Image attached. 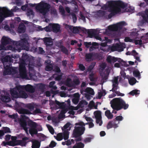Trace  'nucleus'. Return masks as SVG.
Listing matches in <instances>:
<instances>
[{"mask_svg":"<svg viewBox=\"0 0 148 148\" xmlns=\"http://www.w3.org/2000/svg\"><path fill=\"white\" fill-rule=\"evenodd\" d=\"M27 125L30 128L29 132L32 136L37 134L38 131L36 127L38 126V124L37 123L31 120H29L27 122Z\"/></svg>","mask_w":148,"mask_h":148,"instance_id":"423d86ee","label":"nucleus"},{"mask_svg":"<svg viewBox=\"0 0 148 148\" xmlns=\"http://www.w3.org/2000/svg\"><path fill=\"white\" fill-rule=\"evenodd\" d=\"M13 45L16 46L23 47L26 45H29L27 40L26 38H23L20 41H13Z\"/></svg>","mask_w":148,"mask_h":148,"instance_id":"f8f14e48","label":"nucleus"},{"mask_svg":"<svg viewBox=\"0 0 148 148\" xmlns=\"http://www.w3.org/2000/svg\"><path fill=\"white\" fill-rule=\"evenodd\" d=\"M119 123V122L118 124ZM118 127V123H116L115 121L113 120V121H111L108 123L107 126V128L108 129H109L112 127L116 128Z\"/></svg>","mask_w":148,"mask_h":148,"instance_id":"6ab92c4d","label":"nucleus"},{"mask_svg":"<svg viewBox=\"0 0 148 148\" xmlns=\"http://www.w3.org/2000/svg\"><path fill=\"white\" fill-rule=\"evenodd\" d=\"M53 68V67L52 64H49L46 65L45 69L47 71H51Z\"/></svg>","mask_w":148,"mask_h":148,"instance_id":"ea45409f","label":"nucleus"},{"mask_svg":"<svg viewBox=\"0 0 148 148\" xmlns=\"http://www.w3.org/2000/svg\"><path fill=\"white\" fill-rule=\"evenodd\" d=\"M4 133H10L11 131L10 129L7 127H3V130Z\"/></svg>","mask_w":148,"mask_h":148,"instance_id":"bf43d9fd","label":"nucleus"},{"mask_svg":"<svg viewBox=\"0 0 148 148\" xmlns=\"http://www.w3.org/2000/svg\"><path fill=\"white\" fill-rule=\"evenodd\" d=\"M94 115L96 119L101 118V112L100 111L97 110L94 112Z\"/></svg>","mask_w":148,"mask_h":148,"instance_id":"7c9ffc66","label":"nucleus"},{"mask_svg":"<svg viewBox=\"0 0 148 148\" xmlns=\"http://www.w3.org/2000/svg\"><path fill=\"white\" fill-rule=\"evenodd\" d=\"M132 53L134 54L133 55L134 57H135V59L136 60L139 62H140V58L138 56H136L138 55V53L135 50H133L132 51Z\"/></svg>","mask_w":148,"mask_h":148,"instance_id":"c03bdc74","label":"nucleus"},{"mask_svg":"<svg viewBox=\"0 0 148 148\" xmlns=\"http://www.w3.org/2000/svg\"><path fill=\"white\" fill-rule=\"evenodd\" d=\"M18 112L20 114H41L42 113L40 110L38 108H36V109L33 112V114H32L29 110L23 108L18 109Z\"/></svg>","mask_w":148,"mask_h":148,"instance_id":"6e6552de","label":"nucleus"},{"mask_svg":"<svg viewBox=\"0 0 148 148\" xmlns=\"http://www.w3.org/2000/svg\"><path fill=\"white\" fill-rule=\"evenodd\" d=\"M0 11H1L4 13L6 17L12 16L13 14V12L11 10H10L5 7L3 8L0 7Z\"/></svg>","mask_w":148,"mask_h":148,"instance_id":"2eb2a0df","label":"nucleus"},{"mask_svg":"<svg viewBox=\"0 0 148 148\" xmlns=\"http://www.w3.org/2000/svg\"><path fill=\"white\" fill-rule=\"evenodd\" d=\"M1 61L3 63L4 66L5 64L9 65V64H12V63L13 62V60L11 57V56L9 55H6L3 56L1 58Z\"/></svg>","mask_w":148,"mask_h":148,"instance_id":"4468645a","label":"nucleus"},{"mask_svg":"<svg viewBox=\"0 0 148 148\" xmlns=\"http://www.w3.org/2000/svg\"><path fill=\"white\" fill-rule=\"evenodd\" d=\"M85 92L87 93L92 95H93L94 94V92L93 90L91 88H87L85 89Z\"/></svg>","mask_w":148,"mask_h":148,"instance_id":"72a5a7b5","label":"nucleus"},{"mask_svg":"<svg viewBox=\"0 0 148 148\" xmlns=\"http://www.w3.org/2000/svg\"><path fill=\"white\" fill-rule=\"evenodd\" d=\"M53 71L57 73H60L61 71L60 68L57 66H56L54 67Z\"/></svg>","mask_w":148,"mask_h":148,"instance_id":"3c124183","label":"nucleus"},{"mask_svg":"<svg viewBox=\"0 0 148 148\" xmlns=\"http://www.w3.org/2000/svg\"><path fill=\"white\" fill-rule=\"evenodd\" d=\"M100 57L99 54L93 52L86 53L85 55L86 60L87 61H91L96 59H99Z\"/></svg>","mask_w":148,"mask_h":148,"instance_id":"1a4fd4ad","label":"nucleus"},{"mask_svg":"<svg viewBox=\"0 0 148 148\" xmlns=\"http://www.w3.org/2000/svg\"><path fill=\"white\" fill-rule=\"evenodd\" d=\"M55 103L60 108H62L65 107L64 103H61L57 100L55 101Z\"/></svg>","mask_w":148,"mask_h":148,"instance_id":"58836bf2","label":"nucleus"},{"mask_svg":"<svg viewBox=\"0 0 148 148\" xmlns=\"http://www.w3.org/2000/svg\"><path fill=\"white\" fill-rule=\"evenodd\" d=\"M73 84L76 86L79 85L80 83L79 79H75L73 81Z\"/></svg>","mask_w":148,"mask_h":148,"instance_id":"052dcab7","label":"nucleus"},{"mask_svg":"<svg viewBox=\"0 0 148 148\" xmlns=\"http://www.w3.org/2000/svg\"><path fill=\"white\" fill-rule=\"evenodd\" d=\"M96 119V122L97 124H99V126H101L102 124V121L101 120V118H97Z\"/></svg>","mask_w":148,"mask_h":148,"instance_id":"13d9d810","label":"nucleus"},{"mask_svg":"<svg viewBox=\"0 0 148 148\" xmlns=\"http://www.w3.org/2000/svg\"><path fill=\"white\" fill-rule=\"evenodd\" d=\"M106 60L108 63L111 64H113L117 61L120 63L123 62L124 63H125V62L123 61V60L121 59V58H116L114 56H112L110 55H109L108 56Z\"/></svg>","mask_w":148,"mask_h":148,"instance_id":"9b49d317","label":"nucleus"},{"mask_svg":"<svg viewBox=\"0 0 148 148\" xmlns=\"http://www.w3.org/2000/svg\"><path fill=\"white\" fill-rule=\"evenodd\" d=\"M50 26L51 27V30L54 32H58L60 30V26L58 24H50Z\"/></svg>","mask_w":148,"mask_h":148,"instance_id":"a211bd4d","label":"nucleus"},{"mask_svg":"<svg viewBox=\"0 0 148 148\" xmlns=\"http://www.w3.org/2000/svg\"><path fill=\"white\" fill-rule=\"evenodd\" d=\"M12 64H9L4 65V69L5 71L4 72V74L5 75L10 74H15V77L17 78L16 77L18 75H19L18 74V71L17 70L18 68L16 67H11Z\"/></svg>","mask_w":148,"mask_h":148,"instance_id":"39448f33","label":"nucleus"},{"mask_svg":"<svg viewBox=\"0 0 148 148\" xmlns=\"http://www.w3.org/2000/svg\"><path fill=\"white\" fill-rule=\"evenodd\" d=\"M69 132L67 130H65L63 132L64 139L65 140H67L69 138Z\"/></svg>","mask_w":148,"mask_h":148,"instance_id":"2f4dec72","label":"nucleus"},{"mask_svg":"<svg viewBox=\"0 0 148 148\" xmlns=\"http://www.w3.org/2000/svg\"><path fill=\"white\" fill-rule=\"evenodd\" d=\"M34 12L33 10L32 9H28L27 12V16H29L31 15H33Z\"/></svg>","mask_w":148,"mask_h":148,"instance_id":"6e6d98bb","label":"nucleus"},{"mask_svg":"<svg viewBox=\"0 0 148 148\" xmlns=\"http://www.w3.org/2000/svg\"><path fill=\"white\" fill-rule=\"evenodd\" d=\"M61 51L64 53L67 54L68 53V50L64 46L62 45L60 47Z\"/></svg>","mask_w":148,"mask_h":148,"instance_id":"49530a36","label":"nucleus"},{"mask_svg":"<svg viewBox=\"0 0 148 148\" xmlns=\"http://www.w3.org/2000/svg\"><path fill=\"white\" fill-rule=\"evenodd\" d=\"M19 86H18V88L19 91L18 96H19L20 97L26 99L28 97V95L26 93L23 91L24 90V89L19 88H18Z\"/></svg>","mask_w":148,"mask_h":148,"instance_id":"4be33fe9","label":"nucleus"},{"mask_svg":"<svg viewBox=\"0 0 148 148\" xmlns=\"http://www.w3.org/2000/svg\"><path fill=\"white\" fill-rule=\"evenodd\" d=\"M18 88L24 89L26 92L30 93H33L35 91V88L34 86L28 84L26 86L19 85Z\"/></svg>","mask_w":148,"mask_h":148,"instance_id":"ddd939ff","label":"nucleus"},{"mask_svg":"<svg viewBox=\"0 0 148 148\" xmlns=\"http://www.w3.org/2000/svg\"><path fill=\"white\" fill-rule=\"evenodd\" d=\"M19 144H9L11 146H15L17 145H20L21 146H25L26 144V142L23 141L22 140H18Z\"/></svg>","mask_w":148,"mask_h":148,"instance_id":"a19ab883","label":"nucleus"},{"mask_svg":"<svg viewBox=\"0 0 148 148\" xmlns=\"http://www.w3.org/2000/svg\"><path fill=\"white\" fill-rule=\"evenodd\" d=\"M89 122H87L86 123H84L83 122L81 121L78 123H76L75 124V125L76 126L79 125L80 126H84L85 127V126L86 125H89Z\"/></svg>","mask_w":148,"mask_h":148,"instance_id":"79ce46f5","label":"nucleus"},{"mask_svg":"<svg viewBox=\"0 0 148 148\" xmlns=\"http://www.w3.org/2000/svg\"><path fill=\"white\" fill-rule=\"evenodd\" d=\"M85 130V128L84 126H76V125L73 132V136L75 138L81 136L84 133Z\"/></svg>","mask_w":148,"mask_h":148,"instance_id":"0eeeda50","label":"nucleus"},{"mask_svg":"<svg viewBox=\"0 0 148 148\" xmlns=\"http://www.w3.org/2000/svg\"><path fill=\"white\" fill-rule=\"evenodd\" d=\"M129 84L131 85H133L136 82V79L134 77H132L128 79Z\"/></svg>","mask_w":148,"mask_h":148,"instance_id":"473e14b6","label":"nucleus"},{"mask_svg":"<svg viewBox=\"0 0 148 148\" xmlns=\"http://www.w3.org/2000/svg\"><path fill=\"white\" fill-rule=\"evenodd\" d=\"M111 106L112 108L116 111L122 109L126 110L129 107V105L121 98H116L113 99L110 102Z\"/></svg>","mask_w":148,"mask_h":148,"instance_id":"f03ea898","label":"nucleus"},{"mask_svg":"<svg viewBox=\"0 0 148 148\" xmlns=\"http://www.w3.org/2000/svg\"><path fill=\"white\" fill-rule=\"evenodd\" d=\"M44 29L46 32H51V27L50 26V24L48 26H47L44 28Z\"/></svg>","mask_w":148,"mask_h":148,"instance_id":"680f3d73","label":"nucleus"},{"mask_svg":"<svg viewBox=\"0 0 148 148\" xmlns=\"http://www.w3.org/2000/svg\"><path fill=\"white\" fill-rule=\"evenodd\" d=\"M123 119V118L122 117V116L120 115L118 116H117L115 118V119H114V121H121Z\"/></svg>","mask_w":148,"mask_h":148,"instance_id":"4d7b16f0","label":"nucleus"},{"mask_svg":"<svg viewBox=\"0 0 148 148\" xmlns=\"http://www.w3.org/2000/svg\"><path fill=\"white\" fill-rule=\"evenodd\" d=\"M95 65V63H92L88 67L87 69V71H88L90 72L93 69Z\"/></svg>","mask_w":148,"mask_h":148,"instance_id":"a18cd8bd","label":"nucleus"},{"mask_svg":"<svg viewBox=\"0 0 148 148\" xmlns=\"http://www.w3.org/2000/svg\"><path fill=\"white\" fill-rule=\"evenodd\" d=\"M5 17L4 14L3 12H0V22H2Z\"/></svg>","mask_w":148,"mask_h":148,"instance_id":"5fc2aeb1","label":"nucleus"},{"mask_svg":"<svg viewBox=\"0 0 148 148\" xmlns=\"http://www.w3.org/2000/svg\"><path fill=\"white\" fill-rule=\"evenodd\" d=\"M117 48L118 51L121 52L123 50V46L121 45L117 44Z\"/></svg>","mask_w":148,"mask_h":148,"instance_id":"864d4df0","label":"nucleus"},{"mask_svg":"<svg viewBox=\"0 0 148 148\" xmlns=\"http://www.w3.org/2000/svg\"><path fill=\"white\" fill-rule=\"evenodd\" d=\"M20 124L21 126L23 127L25 132L28 133V128L27 127V122L26 120L23 119L21 120L20 121Z\"/></svg>","mask_w":148,"mask_h":148,"instance_id":"412c9836","label":"nucleus"},{"mask_svg":"<svg viewBox=\"0 0 148 148\" xmlns=\"http://www.w3.org/2000/svg\"><path fill=\"white\" fill-rule=\"evenodd\" d=\"M25 26L24 24L23 23H20L18 29V32L20 33H24L25 31Z\"/></svg>","mask_w":148,"mask_h":148,"instance_id":"5701e85b","label":"nucleus"},{"mask_svg":"<svg viewBox=\"0 0 148 148\" xmlns=\"http://www.w3.org/2000/svg\"><path fill=\"white\" fill-rule=\"evenodd\" d=\"M69 29L70 30L72 31L73 32L74 34H77L79 32V30L77 27L70 26Z\"/></svg>","mask_w":148,"mask_h":148,"instance_id":"393cba45","label":"nucleus"},{"mask_svg":"<svg viewBox=\"0 0 148 148\" xmlns=\"http://www.w3.org/2000/svg\"><path fill=\"white\" fill-rule=\"evenodd\" d=\"M133 75L136 77H138L140 76V74L138 71L135 70L133 71Z\"/></svg>","mask_w":148,"mask_h":148,"instance_id":"603ef678","label":"nucleus"},{"mask_svg":"<svg viewBox=\"0 0 148 148\" xmlns=\"http://www.w3.org/2000/svg\"><path fill=\"white\" fill-rule=\"evenodd\" d=\"M45 85L44 84L40 83L38 85L37 87L41 91H43L45 89Z\"/></svg>","mask_w":148,"mask_h":148,"instance_id":"37998d69","label":"nucleus"},{"mask_svg":"<svg viewBox=\"0 0 148 148\" xmlns=\"http://www.w3.org/2000/svg\"><path fill=\"white\" fill-rule=\"evenodd\" d=\"M43 41L46 47H51L53 45V42L51 38L45 37L44 38Z\"/></svg>","mask_w":148,"mask_h":148,"instance_id":"aec40b11","label":"nucleus"},{"mask_svg":"<svg viewBox=\"0 0 148 148\" xmlns=\"http://www.w3.org/2000/svg\"><path fill=\"white\" fill-rule=\"evenodd\" d=\"M54 137L58 141H60L63 139V135L62 133L58 134L56 136H54Z\"/></svg>","mask_w":148,"mask_h":148,"instance_id":"4c0bfd02","label":"nucleus"},{"mask_svg":"<svg viewBox=\"0 0 148 148\" xmlns=\"http://www.w3.org/2000/svg\"><path fill=\"white\" fill-rule=\"evenodd\" d=\"M26 107L32 111L34 110L35 105L34 103H28L26 105Z\"/></svg>","mask_w":148,"mask_h":148,"instance_id":"c756f323","label":"nucleus"},{"mask_svg":"<svg viewBox=\"0 0 148 148\" xmlns=\"http://www.w3.org/2000/svg\"><path fill=\"white\" fill-rule=\"evenodd\" d=\"M1 40L2 44L4 45H6L11 43L13 44V41H14L10 38L5 36L2 37Z\"/></svg>","mask_w":148,"mask_h":148,"instance_id":"dca6fc26","label":"nucleus"},{"mask_svg":"<svg viewBox=\"0 0 148 148\" xmlns=\"http://www.w3.org/2000/svg\"><path fill=\"white\" fill-rule=\"evenodd\" d=\"M73 146L75 147V148H84V145L83 143L80 142L76 143Z\"/></svg>","mask_w":148,"mask_h":148,"instance_id":"cd10ccee","label":"nucleus"},{"mask_svg":"<svg viewBox=\"0 0 148 148\" xmlns=\"http://www.w3.org/2000/svg\"><path fill=\"white\" fill-rule=\"evenodd\" d=\"M106 94V91L103 90L102 91L98 93V96L99 98L100 99L102 96H105Z\"/></svg>","mask_w":148,"mask_h":148,"instance_id":"09e8293b","label":"nucleus"},{"mask_svg":"<svg viewBox=\"0 0 148 148\" xmlns=\"http://www.w3.org/2000/svg\"><path fill=\"white\" fill-rule=\"evenodd\" d=\"M62 73L60 75H58L56 77L55 79L56 80L59 81L62 79Z\"/></svg>","mask_w":148,"mask_h":148,"instance_id":"0e129e2a","label":"nucleus"},{"mask_svg":"<svg viewBox=\"0 0 148 148\" xmlns=\"http://www.w3.org/2000/svg\"><path fill=\"white\" fill-rule=\"evenodd\" d=\"M10 97L7 96L1 95V101L5 103H7L9 101Z\"/></svg>","mask_w":148,"mask_h":148,"instance_id":"f704fd0d","label":"nucleus"},{"mask_svg":"<svg viewBox=\"0 0 148 148\" xmlns=\"http://www.w3.org/2000/svg\"><path fill=\"white\" fill-rule=\"evenodd\" d=\"M145 12L146 16L144 15L143 16V18L145 21H147V20H148V9H146L145 11Z\"/></svg>","mask_w":148,"mask_h":148,"instance_id":"de8ad7c7","label":"nucleus"},{"mask_svg":"<svg viewBox=\"0 0 148 148\" xmlns=\"http://www.w3.org/2000/svg\"><path fill=\"white\" fill-rule=\"evenodd\" d=\"M18 86L16 88H14L10 90V92L11 95L15 98L18 97L19 91L18 88Z\"/></svg>","mask_w":148,"mask_h":148,"instance_id":"f3484780","label":"nucleus"},{"mask_svg":"<svg viewBox=\"0 0 148 148\" xmlns=\"http://www.w3.org/2000/svg\"><path fill=\"white\" fill-rule=\"evenodd\" d=\"M88 103L84 100L81 101L78 104V106L79 108H82L84 107V105H87Z\"/></svg>","mask_w":148,"mask_h":148,"instance_id":"c85d7f7f","label":"nucleus"},{"mask_svg":"<svg viewBox=\"0 0 148 148\" xmlns=\"http://www.w3.org/2000/svg\"><path fill=\"white\" fill-rule=\"evenodd\" d=\"M26 61L24 59L19 58V74L16 77L17 78H25L27 77V71L25 67Z\"/></svg>","mask_w":148,"mask_h":148,"instance_id":"7ed1b4c3","label":"nucleus"},{"mask_svg":"<svg viewBox=\"0 0 148 148\" xmlns=\"http://www.w3.org/2000/svg\"><path fill=\"white\" fill-rule=\"evenodd\" d=\"M125 23V22L122 21L116 24L109 25L108 27V29L110 31H116L118 29L121 30L123 26L124 25Z\"/></svg>","mask_w":148,"mask_h":148,"instance_id":"9d476101","label":"nucleus"},{"mask_svg":"<svg viewBox=\"0 0 148 148\" xmlns=\"http://www.w3.org/2000/svg\"><path fill=\"white\" fill-rule=\"evenodd\" d=\"M87 33L89 37L92 38L95 34V31L93 29L88 30Z\"/></svg>","mask_w":148,"mask_h":148,"instance_id":"c9c22d12","label":"nucleus"},{"mask_svg":"<svg viewBox=\"0 0 148 148\" xmlns=\"http://www.w3.org/2000/svg\"><path fill=\"white\" fill-rule=\"evenodd\" d=\"M108 4L103 7L104 10H107L109 9L111 13L108 15V18L110 19L112 16L121 11V8H125L126 6L121 1H110L108 2Z\"/></svg>","mask_w":148,"mask_h":148,"instance_id":"f257e3e1","label":"nucleus"},{"mask_svg":"<svg viewBox=\"0 0 148 148\" xmlns=\"http://www.w3.org/2000/svg\"><path fill=\"white\" fill-rule=\"evenodd\" d=\"M79 69L82 71H84L85 70V67L82 64H80L79 65Z\"/></svg>","mask_w":148,"mask_h":148,"instance_id":"774afa93","label":"nucleus"},{"mask_svg":"<svg viewBox=\"0 0 148 148\" xmlns=\"http://www.w3.org/2000/svg\"><path fill=\"white\" fill-rule=\"evenodd\" d=\"M40 146V143L36 140L33 142L32 146V148H39Z\"/></svg>","mask_w":148,"mask_h":148,"instance_id":"a878e982","label":"nucleus"},{"mask_svg":"<svg viewBox=\"0 0 148 148\" xmlns=\"http://www.w3.org/2000/svg\"><path fill=\"white\" fill-rule=\"evenodd\" d=\"M56 143L54 141H52L51 142L49 145V147H53L56 146Z\"/></svg>","mask_w":148,"mask_h":148,"instance_id":"69168bd1","label":"nucleus"},{"mask_svg":"<svg viewBox=\"0 0 148 148\" xmlns=\"http://www.w3.org/2000/svg\"><path fill=\"white\" fill-rule=\"evenodd\" d=\"M91 45L92 46L90 47L89 49L90 51H92L99 48V44L96 42H92Z\"/></svg>","mask_w":148,"mask_h":148,"instance_id":"b1692460","label":"nucleus"},{"mask_svg":"<svg viewBox=\"0 0 148 148\" xmlns=\"http://www.w3.org/2000/svg\"><path fill=\"white\" fill-rule=\"evenodd\" d=\"M92 139L91 137H87L84 140V142L85 143L90 142Z\"/></svg>","mask_w":148,"mask_h":148,"instance_id":"e2e57ef3","label":"nucleus"},{"mask_svg":"<svg viewBox=\"0 0 148 148\" xmlns=\"http://www.w3.org/2000/svg\"><path fill=\"white\" fill-rule=\"evenodd\" d=\"M140 91L136 89L133 90L131 91L130 93L129 94L134 96V95H138L140 94Z\"/></svg>","mask_w":148,"mask_h":148,"instance_id":"e433bc0d","label":"nucleus"},{"mask_svg":"<svg viewBox=\"0 0 148 148\" xmlns=\"http://www.w3.org/2000/svg\"><path fill=\"white\" fill-rule=\"evenodd\" d=\"M47 126L50 132L52 134H53L54 131L52 127L49 125H47Z\"/></svg>","mask_w":148,"mask_h":148,"instance_id":"8fccbe9b","label":"nucleus"},{"mask_svg":"<svg viewBox=\"0 0 148 148\" xmlns=\"http://www.w3.org/2000/svg\"><path fill=\"white\" fill-rule=\"evenodd\" d=\"M105 115L108 119H112L113 116V115L111 113L110 110H108L105 112Z\"/></svg>","mask_w":148,"mask_h":148,"instance_id":"bb28decb","label":"nucleus"},{"mask_svg":"<svg viewBox=\"0 0 148 148\" xmlns=\"http://www.w3.org/2000/svg\"><path fill=\"white\" fill-rule=\"evenodd\" d=\"M94 75L92 73L90 74L89 75V78L91 81L93 82L94 81L95 79L94 77Z\"/></svg>","mask_w":148,"mask_h":148,"instance_id":"338daca9","label":"nucleus"},{"mask_svg":"<svg viewBox=\"0 0 148 148\" xmlns=\"http://www.w3.org/2000/svg\"><path fill=\"white\" fill-rule=\"evenodd\" d=\"M50 5L48 3L43 1H41L36 6V9L38 12L45 15L49 10Z\"/></svg>","mask_w":148,"mask_h":148,"instance_id":"20e7f679","label":"nucleus"}]
</instances>
